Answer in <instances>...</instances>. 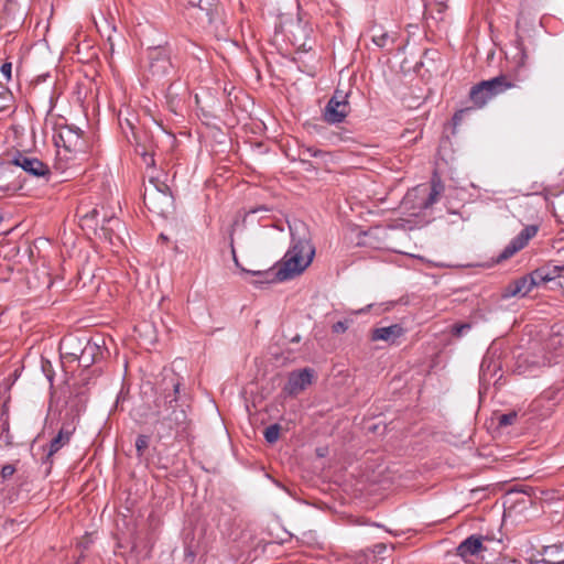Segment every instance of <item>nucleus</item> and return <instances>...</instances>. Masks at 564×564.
Masks as SVG:
<instances>
[{"instance_id": "nucleus-16", "label": "nucleus", "mask_w": 564, "mask_h": 564, "mask_svg": "<svg viewBox=\"0 0 564 564\" xmlns=\"http://www.w3.org/2000/svg\"><path fill=\"white\" fill-rule=\"evenodd\" d=\"M106 351V348H104L99 341L93 338H86L78 364L84 368H89L91 365L102 359Z\"/></svg>"}, {"instance_id": "nucleus-9", "label": "nucleus", "mask_w": 564, "mask_h": 564, "mask_svg": "<svg viewBox=\"0 0 564 564\" xmlns=\"http://www.w3.org/2000/svg\"><path fill=\"white\" fill-rule=\"evenodd\" d=\"M10 163L21 167L24 172L34 177L47 180L51 175V170L47 164L43 163L37 158L26 155L22 152H17Z\"/></svg>"}, {"instance_id": "nucleus-1", "label": "nucleus", "mask_w": 564, "mask_h": 564, "mask_svg": "<svg viewBox=\"0 0 564 564\" xmlns=\"http://www.w3.org/2000/svg\"><path fill=\"white\" fill-rule=\"evenodd\" d=\"M180 388V379L173 375L165 380L163 393L155 401L158 423L167 432H185L188 425L187 405Z\"/></svg>"}, {"instance_id": "nucleus-22", "label": "nucleus", "mask_w": 564, "mask_h": 564, "mask_svg": "<svg viewBox=\"0 0 564 564\" xmlns=\"http://www.w3.org/2000/svg\"><path fill=\"white\" fill-rule=\"evenodd\" d=\"M500 369V362L495 359V355L488 351L480 364V380L490 381V379Z\"/></svg>"}, {"instance_id": "nucleus-48", "label": "nucleus", "mask_w": 564, "mask_h": 564, "mask_svg": "<svg viewBox=\"0 0 564 564\" xmlns=\"http://www.w3.org/2000/svg\"><path fill=\"white\" fill-rule=\"evenodd\" d=\"M557 564H564V557H563V563H557Z\"/></svg>"}, {"instance_id": "nucleus-39", "label": "nucleus", "mask_w": 564, "mask_h": 564, "mask_svg": "<svg viewBox=\"0 0 564 564\" xmlns=\"http://www.w3.org/2000/svg\"><path fill=\"white\" fill-rule=\"evenodd\" d=\"M393 160H398V162H399L400 164H404V162H405V158H404V159H401V158H400V154L395 155L393 159H391V158H390V161H389V164H390V171H391V170H393V167H394V165H395V164H394V162H393ZM403 167H404V165H401V166H397L395 169H397V171H402V170H403Z\"/></svg>"}, {"instance_id": "nucleus-47", "label": "nucleus", "mask_w": 564, "mask_h": 564, "mask_svg": "<svg viewBox=\"0 0 564 564\" xmlns=\"http://www.w3.org/2000/svg\"><path fill=\"white\" fill-rule=\"evenodd\" d=\"M144 162H147L149 164L148 159H147V154H144Z\"/></svg>"}, {"instance_id": "nucleus-5", "label": "nucleus", "mask_w": 564, "mask_h": 564, "mask_svg": "<svg viewBox=\"0 0 564 564\" xmlns=\"http://www.w3.org/2000/svg\"><path fill=\"white\" fill-rule=\"evenodd\" d=\"M80 225L83 228L94 229L95 231L100 225L105 238L112 242V238L117 237V231L121 227V221L113 215H108L104 207L101 209L95 207L80 216Z\"/></svg>"}, {"instance_id": "nucleus-32", "label": "nucleus", "mask_w": 564, "mask_h": 564, "mask_svg": "<svg viewBox=\"0 0 564 564\" xmlns=\"http://www.w3.org/2000/svg\"><path fill=\"white\" fill-rule=\"evenodd\" d=\"M349 324H350L349 319L338 321L332 327L333 333H336V334L345 333L348 329Z\"/></svg>"}, {"instance_id": "nucleus-2", "label": "nucleus", "mask_w": 564, "mask_h": 564, "mask_svg": "<svg viewBox=\"0 0 564 564\" xmlns=\"http://www.w3.org/2000/svg\"><path fill=\"white\" fill-rule=\"evenodd\" d=\"M445 191V185L437 172H434L430 183L419 184L409 189L403 196L398 214L417 217L425 215L440 200ZM397 214V212H393Z\"/></svg>"}, {"instance_id": "nucleus-21", "label": "nucleus", "mask_w": 564, "mask_h": 564, "mask_svg": "<svg viewBox=\"0 0 564 564\" xmlns=\"http://www.w3.org/2000/svg\"><path fill=\"white\" fill-rule=\"evenodd\" d=\"M534 276L539 285L560 279L558 263L550 261L534 270Z\"/></svg>"}, {"instance_id": "nucleus-28", "label": "nucleus", "mask_w": 564, "mask_h": 564, "mask_svg": "<svg viewBox=\"0 0 564 564\" xmlns=\"http://www.w3.org/2000/svg\"><path fill=\"white\" fill-rule=\"evenodd\" d=\"M323 152L321 150H317V149H313V148H305L303 149L301 152H300V155H301V161L303 163H306L307 160L306 158L307 156H313V158H316V156H319L322 155Z\"/></svg>"}, {"instance_id": "nucleus-38", "label": "nucleus", "mask_w": 564, "mask_h": 564, "mask_svg": "<svg viewBox=\"0 0 564 564\" xmlns=\"http://www.w3.org/2000/svg\"><path fill=\"white\" fill-rule=\"evenodd\" d=\"M372 41L373 43L377 45V46H384L386 45V42H387V34L386 33H382L380 35H377V34H373L372 36Z\"/></svg>"}, {"instance_id": "nucleus-18", "label": "nucleus", "mask_w": 564, "mask_h": 564, "mask_svg": "<svg viewBox=\"0 0 564 564\" xmlns=\"http://www.w3.org/2000/svg\"><path fill=\"white\" fill-rule=\"evenodd\" d=\"M230 248H231V254H232V260L236 264L237 268H239L241 270V272L243 273H247V274H250L252 276H256L257 279L251 281V283H253L254 285H260V284H271V283H275V282H282L281 280H271L269 279V276L267 278V275H264L263 273L265 272H278V267L276 264L273 265L272 268L268 269V270H247L245 268H242L239 263V260L237 258V254H236V249L234 247V238H232V235L230 236Z\"/></svg>"}, {"instance_id": "nucleus-23", "label": "nucleus", "mask_w": 564, "mask_h": 564, "mask_svg": "<svg viewBox=\"0 0 564 564\" xmlns=\"http://www.w3.org/2000/svg\"><path fill=\"white\" fill-rule=\"evenodd\" d=\"M564 544L547 545L543 550V563L544 564H557L563 563L564 558Z\"/></svg>"}, {"instance_id": "nucleus-43", "label": "nucleus", "mask_w": 564, "mask_h": 564, "mask_svg": "<svg viewBox=\"0 0 564 564\" xmlns=\"http://www.w3.org/2000/svg\"><path fill=\"white\" fill-rule=\"evenodd\" d=\"M560 279H564V263H558Z\"/></svg>"}, {"instance_id": "nucleus-29", "label": "nucleus", "mask_w": 564, "mask_h": 564, "mask_svg": "<svg viewBox=\"0 0 564 564\" xmlns=\"http://www.w3.org/2000/svg\"><path fill=\"white\" fill-rule=\"evenodd\" d=\"M15 471H17V468L13 464H7V465L2 466L1 471H0L2 481L10 479L14 475Z\"/></svg>"}, {"instance_id": "nucleus-6", "label": "nucleus", "mask_w": 564, "mask_h": 564, "mask_svg": "<svg viewBox=\"0 0 564 564\" xmlns=\"http://www.w3.org/2000/svg\"><path fill=\"white\" fill-rule=\"evenodd\" d=\"M512 87L514 84L507 76L500 75L475 85L470 89L469 97L477 108H481L495 96Z\"/></svg>"}, {"instance_id": "nucleus-41", "label": "nucleus", "mask_w": 564, "mask_h": 564, "mask_svg": "<svg viewBox=\"0 0 564 564\" xmlns=\"http://www.w3.org/2000/svg\"><path fill=\"white\" fill-rule=\"evenodd\" d=\"M18 189V187L13 184H7L4 186L0 185V191L2 193H7V192H15Z\"/></svg>"}, {"instance_id": "nucleus-20", "label": "nucleus", "mask_w": 564, "mask_h": 564, "mask_svg": "<svg viewBox=\"0 0 564 564\" xmlns=\"http://www.w3.org/2000/svg\"><path fill=\"white\" fill-rule=\"evenodd\" d=\"M482 540L484 536L481 535L474 534L468 536L457 546V555L465 560L469 556L478 555L484 550Z\"/></svg>"}, {"instance_id": "nucleus-8", "label": "nucleus", "mask_w": 564, "mask_h": 564, "mask_svg": "<svg viewBox=\"0 0 564 564\" xmlns=\"http://www.w3.org/2000/svg\"><path fill=\"white\" fill-rule=\"evenodd\" d=\"M149 72L152 76L162 78L169 75L174 65L171 61V52L166 46H154L148 50Z\"/></svg>"}, {"instance_id": "nucleus-30", "label": "nucleus", "mask_w": 564, "mask_h": 564, "mask_svg": "<svg viewBox=\"0 0 564 564\" xmlns=\"http://www.w3.org/2000/svg\"><path fill=\"white\" fill-rule=\"evenodd\" d=\"M404 334V328L399 325H390V344H393L397 338L401 337Z\"/></svg>"}, {"instance_id": "nucleus-46", "label": "nucleus", "mask_w": 564, "mask_h": 564, "mask_svg": "<svg viewBox=\"0 0 564 564\" xmlns=\"http://www.w3.org/2000/svg\"><path fill=\"white\" fill-rule=\"evenodd\" d=\"M392 220H393V219L390 217V225H389V228H393V227H395L394 225H392V224H391V221H392Z\"/></svg>"}, {"instance_id": "nucleus-24", "label": "nucleus", "mask_w": 564, "mask_h": 564, "mask_svg": "<svg viewBox=\"0 0 564 564\" xmlns=\"http://www.w3.org/2000/svg\"><path fill=\"white\" fill-rule=\"evenodd\" d=\"M280 431L281 426L279 424L269 425L263 432L264 440L269 444L275 443L279 440Z\"/></svg>"}, {"instance_id": "nucleus-19", "label": "nucleus", "mask_w": 564, "mask_h": 564, "mask_svg": "<svg viewBox=\"0 0 564 564\" xmlns=\"http://www.w3.org/2000/svg\"><path fill=\"white\" fill-rule=\"evenodd\" d=\"M188 3L193 7H198L199 15L198 18L204 21L206 20L208 25L213 29L214 32L219 33L224 29V23L220 18H216L214 12L208 8L204 7V3L209 4V0H187Z\"/></svg>"}, {"instance_id": "nucleus-15", "label": "nucleus", "mask_w": 564, "mask_h": 564, "mask_svg": "<svg viewBox=\"0 0 564 564\" xmlns=\"http://www.w3.org/2000/svg\"><path fill=\"white\" fill-rule=\"evenodd\" d=\"M83 131L74 126L64 127L58 134L63 147L73 152L83 151L85 148V141L82 135Z\"/></svg>"}, {"instance_id": "nucleus-33", "label": "nucleus", "mask_w": 564, "mask_h": 564, "mask_svg": "<svg viewBox=\"0 0 564 564\" xmlns=\"http://www.w3.org/2000/svg\"><path fill=\"white\" fill-rule=\"evenodd\" d=\"M372 340H388V327H380L373 330Z\"/></svg>"}, {"instance_id": "nucleus-37", "label": "nucleus", "mask_w": 564, "mask_h": 564, "mask_svg": "<svg viewBox=\"0 0 564 564\" xmlns=\"http://www.w3.org/2000/svg\"><path fill=\"white\" fill-rule=\"evenodd\" d=\"M387 550V545L384 543H378V544H375L371 552L373 554L375 557L379 556V555H382Z\"/></svg>"}, {"instance_id": "nucleus-45", "label": "nucleus", "mask_w": 564, "mask_h": 564, "mask_svg": "<svg viewBox=\"0 0 564 564\" xmlns=\"http://www.w3.org/2000/svg\"><path fill=\"white\" fill-rule=\"evenodd\" d=\"M372 305L371 304H368V306L366 308H361L360 311H358V313H362L365 312L366 310L370 308Z\"/></svg>"}, {"instance_id": "nucleus-36", "label": "nucleus", "mask_w": 564, "mask_h": 564, "mask_svg": "<svg viewBox=\"0 0 564 564\" xmlns=\"http://www.w3.org/2000/svg\"><path fill=\"white\" fill-rule=\"evenodd\" d=\"M0 70L4 78L9 82L11 79L12 64L10 62L3 63Z\"/></svg>"}, {"instance_id": "nucleus-12", "label": "nucleus", "mask_w": 564, "mask_h": 564, "mask_svg": "<svg viewBox=\"0 0 564 564\" xmlns=\"http://www.w3.org/2000/svg\"><path fill=\"white\" fill-rule=\"evenodd\" d=\"M539 282L534 276V271L510 282L503 291V297L525 296Z\"/></svg>"}, {"instance_id": "nucleus-13", "label": "nucleus", "mask_w": 564, "mask_h": 564, "mask_svg": "<svg viewBox=\"0 0 564 564\" xmlns=\"http://www.w3.org/2000/svg\"><path fill=\"white\" fill-rule=\"evenodd\" d=\"M348 112L349 104L347 96H340V100L330 98L324 109V119L328 123H339L344 121Z\"/></svg>"}, {"instance_id": "nucleus-17", "label": "nucleus", "mask_w": 564, "mask_h": 564, "mask_svg": "<svg viewBox=\"0 0 564 564\" xmlns=\"http://www.w3.org/2000/svg\"><path fill=\"white\" fill-rule=\"evenodd\" d=\"M86 338L75 336L65 337L59 343V351L63 358L68 361H78L85 345Z\"/></svg>"}, {"instance_id": "nucleus-3", "label": "nucleus", "mask_w": 564, "mask_h": 564, "mask_svg": "<svg viewBox=\"0 0 564 564\" xmlns=\"http://www.w3.org/2000/svg\"><path fill=\"white\" fill-rule=\"evenodd\" d=\"M315 250L308 240L295 241L284 254L281 263H278V272L263 273L271 280L286 281L301 274L312 262Z\"/></svg>"}, {"instance_id": "nucleus-31", "label": "nucleus", "mask_w": 564, "mask_h": 564, "mask_svg": "<svg viewBox=\"0 0 564 564\" xmlns=\"http://www.w3.org/2000/svg\"><path fill=\"white\" fill-rule=\"evenodd\" d=\"M470 328H471V325L468 323L455 324L453 326L452 333L454 336L460 337V336L465 335Z\"/></svg>"}, {"instance_id": "nucleus-10", "label": "nucleus", "mask_w": 564, "mask_h": 564, "mask_svg": "<svg viewBox=\"0 0 564 564\" xmlns=\"http://www.w3.org/2000/svg\"><path fill=\"white\" fill-rule=\"evenodd\" d=\"M539 226H525L511 241L505 247L498 257V261L507 260L513 257L517 252L522 250L529 241L536 236Z\"/></svg>"}, {"instance_id": "nucleus-42", "label": "nucleus", "mask_w": 564, "mask_h": 564, "mask_svg": "<svg viewBox=\"0 0 564 564\" xmlns=\"http://www.w3.org/2000/svg\"><path fill=\"white\" fill-rule=\"evenodd\" d=\"M527 59V53L524 52L523 48H521V59H520V65H524V62Z\"/></svg>"}, {"instance_id": "nucleus-26", "label": "nucleus", "mask_w": 564, "mask_h": 564, "mask_svg": "<svg viewBox=\"0 0 564 564\" xmlns=\"http://www.w3.org/2000/svg\"><path fill=\"white\" fill-rule=\"evenodd\" d=\"M149 436L147 435H139L135 440V449H137V453H138V456H142L144 451L148 448L149 446Z\"/></svg>"}, {"instance_id": "nucleus-27", "label": "nucleus", "mask_w": 564, "mask_h": 564, "mask_svg": "<svg viewBox=\"0 0 564 564\" xmlns=\"http://www.w3.org/2000/svg\"><path fill=\"white\" fill-rule=\"evenodd\" d=\"M517 413L516 412H510V413H505V414H501L498 419V424L499 426H508V425H511L514 423V421L517 420Z\"/></svg>"}, {"instance_id": "nucleus-25", "label": "nucleus", "mask_w": 564, "mask_h": 564, "mask_svg": "<svg viewBox=\"0 0 564 564\" xmlns=\"http://www.w3.org/2000/svg\"><path fill=\"white\" fill-rule=\"evenodd\" d=\"M390 42L392 44H395L393 48H390V54L392 53V51L403 52L408 44V35L400 33L395 37L390 36Z\"/></svg>"}, {"instance_id": "nucleus-14", "label": "nucleus", "mask_w": 564, "mask_h": 564, "mask_svg": "<svg viewBox=\"0 0 564 564\" xmlns=\"http://www.w3.org/2000/svg\"><path fill=\"white\" fill-rule=\"evenodd\" d=\"M544 349L547 350L546 355L541 361H532L538 366H546L556 362V357L562 356L564 351V335L560 333H552L544 344Z\"/></svg>"}, {"instance_id": "nucleus-7", "label": "nucleus", "mask_w": 564, "mask_h": 564, "mask_svg": "<svg viewBox=\"0 0 564 564\" xmlns=\"http://www.w3.org/2000/svg\"><path fill=\"white\" fill-rule=\"evenodd\" d=\"M77 421L78 415L73 411L65 414L61 429L50 442L48 451L45 457L46 462H51L52 456L70 442V438L77 427Z\"/></svg>"}, {"instance_id": "nucleus-40", "label": "nucleus", "mask_w": 564, "mask_h": 564, "mask_svg": "<svg viewBox=\"0 0 564 564\" xmlns=\"http://www.w3.org/2000/svg\"><path fill=\"white\" fill-rule=\"evenodd\" d=\"M176 96L177 93L175 91V84L172 83L166 89V97L170 99L171 102H173Z\"/></svg>"}, {"instance_id": "nucleus-44", "label": "nucleus", "mask_w": 564, "mask_h": 564, "mask_svg": "<svg viewBox=\"0 0 564 564\" xmlns=\"http://www.w3.org/2000/svg\"><path fill=\"white\" fill-rule=\"evenodd\" d=\"M340 96H346V95L343 91L336 90L332 98H337V100H340Z\"/></svg>"}, {"instance_id": "nucleus-11", "label": "nucleus", "mask_w": 564, "mask_h": 564, "mask_svg": "<svg viewBox=\"0 0 564 564\" xmlns=\"http://www.w3.org/2000/svg\"><path fill=\"white\" fill-rule=\"evenodd\" d=\"M313 377L314 370L311 368L294 370L289 373L283 391L289 395L295 397L312 383Z\"/></svg>"}, {"instance_id": "nucleus-4", "label": "nucleus", "mask_w": 564, "mask_h": 564, "mask_svg": "<svg viewBox=\"0 0 564 564\" xmlns=\"http://www.w3.org/2000/svg\"><path fill=\"white\" fill-rule=\"evenodd\" d=\"M150 186L145 187L143 202L148 209L161 216H165L173 207V195L170 187L158 178H150Z\"/></svg>"}, {"instance_id": "nucleus-34", "label": "nucleus", "mask_w": 564, "mask_h": 564, "mask_svg": "<svg viewBox=\"0 0 564 564\" xmlns=\"http://www.w3.org/2000/svg\"><path fill=\"white\" fill-rule=\"evenodd\" d=\"M470 110L471 108H464L456 111L453 116L454 126H458L463 121L465 115H467Z\"/></svg>"}, {"instance_id": "nucleus-35", "label": "nucleus", "mask_w": 564, "mask_h": 564, "mask_svg": "<svg viewBox=\"0 0 564 564\" xmlns=\"http://www.w3.org/2000/svg\"><path fill=\"white\" fill-rule=\"evenodd\" d=\"M0 427L2 431L8 430L9 427L8 412L4 405L0 408Z\"/></svg>"}]
</instances>
